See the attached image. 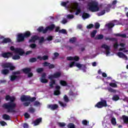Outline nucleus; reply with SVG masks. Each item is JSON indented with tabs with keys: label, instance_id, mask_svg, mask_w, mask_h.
I'll use <instances>...</instances> for the list:
<instances>
[{
	"label": "nucleus",
	"instance_id": "28",
	"mask_svg": "<svg viewBox=\"0 0 128 128\" xmlns=\"http://www.w3.org/2000/svg\"><path fill=\"white\" fill-rule=\"evenodd\" d=\"M116 36H121V38H128V36H126V34H116Z\"/></svg>",
	"mask_w": 128,
	"mask_h": 128
},
{
	"label": "nucleus",
	"instance_id": "6",
	"mask_svg": "<svg viewBox=\"0 0 128 128\" xmlns=\"http://www.w3.org/2000/svg\"><path fill=\"white\" fill-rule=\"evenodd\" d=\"M60 76V72H57L54 73V75H50L48 76L49 80H50V88H54V84H56V82L54 78H58Z\"/></svg>",
	"mask_w": 128,
	"mask_h": 128
},
{
	"label": "nucleus",
	"instance_id": "50",
	"mask_svg": "<svg viewBox=\"0 0 128 128\" xmlns=\"http://www.w3.org/2000/svg\"><path fill=\"white\" fill-rule=\"evenodd\" d=\"M0 124L3 126H6V122H4V121H1V122H0Z\"/></svg>",
	"mask_w": 128,
	"mask_h": 128
},
{
	"label": "nucleus",
	"instance_id": "16",
	"mask_svg": "<svg viewBox=\"0 0 128 128\" xmlns=\"http://www.w3.org/2000/svg\"><path fill=\"white\" fill-rule=\"evenodd\" d=\"M22 71L24 74H28V78H30V76H32V73L30 72V68H26L22 70Z\"/></svg>",
	"mask_w": 128,
	"mask_h": 128
},
{
	"label": "nucleus",
	"instance_id": "20",
	"mask_svg": "<svg viewBox=\"0 0 128 128\" xmlns=\"http://www.w3.org/2000/svg\"><path fill=\"white\" fill-rule=\"evenodd\" d=\"M55 32H60V34H66V30L62 29L61 30H60V27H56Z\"/></svg>",
	"mask_w": 128,
	"mask_h": 128
},
{
	"label": "nucleus",
	"instance_id": "45",
	"mask_svg": "<svg viewBox=\"0 0 128 128\" xmlns=\"http://www.w3.org/2000/svg\"><path fill=\"white\" fill-rule=\"evenodd\" d=\"M30 62H36V58H32L30 60Z\"/></svg>",
	"mask_w": 128,
	"mask_h": 128
},
{
	"label": "nucleus",
	"instance_id": "46",
	"mask_svg": "<svg viewBox=\"0 0 128 128\" xmlns=\"http://www.w3.org/2000/svg\"><path fill=\"white\" fill-rule=\"evenodd\" d=\"M68 128H74V124H70L68 126Z\"/></svg>",
	"mask_w": 128,
	"mask_h": 128
},
{
	"label": "nucleus",
	"instance_id": "21",
	"mask_svg": "<svg viewBox=\"0 0 128 128\" xmlns=\"http://www.w3.org/2000/svg\"><path fill=\"white\" fill-rule=\"evenodd\" d=\"M48 108H50V110H56L58 108V104H51L48 106Z\"/></svg>",
	"mask_w": 128,
	"mask_h": 128
},
{
	"label": "nucleus",
	"instance_id": "59",
	"mask_svg": "<svg viewBox=\"0 0 128 128\" xmlns=\"http://www.w3.org/2000/svg\"><path fill=\"white\" fill-rule=\"evenodd\" d=\"M68 22L66 21V20H62V24H66Z\"/></svg>",
	"mask_w": 128,
	"mask_h": 128
},
{
	"label": "nucleus",
	"instance_id": "9",
	"mask_svg": "<svg viewBox=\"0 0 128 128\" xmlns=\"http://www.w3.org/2000/svg\"><path fill=\"white\" fill-rule=\"evenodd\" d=\"M54 28V24H52L50 26L46 27L45 30H44V27H39L38 28V32H42L43 34H46V32H50V30H52Z\"/></svg>",
	"mask_w": 128,
	"mask_h": 128
},
{
	"label": "nucleus",
	"instance_id": "35",
	"mask_svg": "<svg viewBox=\"0 0 128 128\" xmlns=\"http://www.w3.org/2000/svg\"><path fill=\"white\" fill-rule=\"evenodd\" d=\"M102 38H104V36L99 34L96 36V40H102Z\"/></svg>",
	"mask_w": 128,
	"mask_h": 128
},
{
	"label": "nucleus",
	"instance_id": "5",
	"mask_svg": "<svg viewBox=\"0 0 128 128\" xmlns=\"http://www.w3.org/2000/svg\"><path fill=\"white\" fill-rule=\"evenodd\" d=\"M120 46H121V48H119V52L116 53V55L119 58H124V60H128V57L126 55H124V53L121 52H128V50H126V48H124V46H126V44L124 43H120Z\"/></svg>",
	"mask_w": 128,
	"mask_h": 128
},
{
	"label": "nucleus",
	"instance_id": "25",
	"mask_svg": "<svg viewBox=\"0 0 128 128\" xmlns=\"http://www.w3.org/2000/svg\"><path fill=\"white\" fill-rule=\"evenodd\" d=\"M38 58L40 60H48V56H43V57H42L40 56H38Z\"/></svg>",
	"mask_w": 128,
	"mask_h": 128
},
{
	"label": "nucleus",
	"instance_id": "12",
	"mask_svg": "<svg viewBox=\"0 0 128 128\" xmlns=\"http://www.w3.org/2000/svg\"><path fill=\"white\" fill-rule=\"evenodd\" d=\"M102 48H104L105 50L104 52V53L106 56H110V46H108V45L104 44L102 46Z\"/></svg>",
	"mask_w": 128,
	"mask_h": 128
},
{
	"label": "nucleus",
	"instance_id": "8",
	"mask_svg": "<svg viewBox=\"0 0 128 128\" xmlns=\"http://www.w3.org/2000/svg\"><path fill=\"white\" fill-rule=\"evenodd\" d=\"M30 36V32L28 31L24 34H18L17 35V41L18 42H22L24 40V38H28Z\"/></svg>",
	"mask_w": 128,
	"mask_h": 128
},
{
	"label": "nucleus",
	"instance_id": "49",
	"mask_svg": "<svg viewBox=\"0 0 128 128\" xmlns=\"http://www.w3.org/2000/svg\"><path fill=\"white\" fill-rule=\"evenodd\" d=\"M114 48H115V50H116L118 48V42H116V43H115L114 44Z\"/></svg>",
	"mask_w": 128,
	"mask_h": 128
},
{
	"label": "nucleus",
	"instance_id": "54",
	"mask_svg": "<svg viewBox=\"0 0 128 128\" xmlns=\"http://www.w3.org/2000/svg\"><path fill=\"white\" fill-rule=\"evenodd\" d=\"M94 28L93 24H90L88 26H87V28Z\"/></svg>",
	"mask_w": 128,
	"mask_h": 128
},
{
	"label": "nucleus",
	"instance_id": "1",
	"mask_svg": "<svg viewBox=\"0 0 128 128\" xmlns=\"http://www.w3.org/2000/svg\"><path fill=\"white\" fill-rule=\"evenodd\" d=\"M87 8L90 12H100L97 14L99 16H104L106 14V10L107 12H110V8H104V6L98 5V3L96 0H90L88 2L87 6Z\"/></svg>",
	"mask_w": 128,
	"mask_h": 128
},
{
	"label": "nucleus",
	"instance_id": "3",
	"mask_svg": "<svg viewBox=\"0 0 128 128\" xmlns=\"http://www.w3.org/2000/svg\"><path fill=\"white\" fill-rule=\"evenodd\" d=\"M6 100H10L11 102L4 104L3 106L4 108H6L8 112H14V108H16V104L12 102L16 100V98L14 96L10 97V96L7 95L6 97Z\"/></svg>",
	"mask_w": 128,
	"mask_h": 128
},
{
	"label": "nucleus",
	"instance_id": "64",
	"mask_svg": "<svg viewBox=\"0 0 128 128\" xmlns=\"http://www.w3.org/2000/svg\"><path fill=\"white\" fill-rule=\"evenodd\" d=\"M102 76H104V78H106L107 76H106V74L104 72L102 74Z\"/></svg>",
	"mask_w": 128,
	"mask_h": 128
},
{
	"label": "nucleus",
	"instance_id": "10",
	"mask_svg": "<svg viewBox=\"0 0 128 128\" xmlns=\"http://www.w3.org/2000/svg\"><path fill=\"white\" fill-rule=\"evenodd\" d=\"M39 40V44H42L44 42V37H38V36H34L32 37L31 39L29 40L30 42H36V40Z\"/></svg>",
	"mask_w": 128,
	"mask_h": 128
},
{
	"label": "nucleus",
	"instance_id": "60",
	"mask_svg": "<svg viewBox=\"0 0 128 128\" xmlns=\"http://www.w3.org/2000/svg\"><path fill=\"white\" fill-rule=\"evenodd\" d=\"M29 112H34V109L30 108V109Z\"/></svg>",
	"mask_w": 128,
	"mask_h": 128
},
{
	"label": "nucleus",
	"instance_id": "43",
	"mask_svg": "<svg viewBox=\"0 0 128 128\" xmlns=\"http://www.w3.org/2000/svg\"><path fill=\"white\" fill-rule=\"evenodd\" d=\"M64 101L66 102H68V96H66V95H65L64 97Z\"/></svg>",
	"mask_w": 128,
	"mask_h": 128
},
{
	"label": "nucleus",
	"instance_id": "30",
	"mask_svg": "<svg viewBox=\"0 0 128 128\" xmlns=\"http://www.w3.org/2000/svg\"><path fill=\"white\" fill-rule=\"evenodd\" d=\"M98 31L96 30H94L91 32V38H94L96 34Z\"/></svg>",
	"mask_w": 128,
	"mask_h": 128
},
{
	"label": "nucleus",
	"instance_id": "17",
	"mask_svg": "<svg viewBox=\"0 0 128 128\" xmlns=\"http://www.w3.org/2000/svg\"><path fill=\"white\" fill-rule=\"evenodd\" d=\"M46 73H44L42 74V78L40 79L41 82H42L43 84H46V82H48V80L46 78Z\"/></svg>",
	"mask_w": 128,
	"mask_h": 128
},
{
	"label": "nucleus",
	"instance_id": "55",
	"mask_svg": "<svg viewBox=\"0 0 128 128\" xmlns=\"http://www.w3.org/2000/svg\"><path fill=\"white\" fill-rule=\"evenodd\" d=\"M24 116L26 118H30V114L28 113H26Z\"/></svg>",
	"mask_w": 128,
	"mask_h": 128
},
{
	"label": "nucleus",
	"instance_id": "63",
	"mask_svg": "<svg viewBox=\"0 0 128 128\" xmlns=\"http://www.w3.org/2000/svg\"><path fill=\"white\" fill-rule=\"evenodd\" d=\"M116 2H116V0L113 1L112 2V6H114V4H116Z\"/></svg>",
	"mask_w": 128,
	"mask_h": 128
},
{
	"label": "nucleus",
	"instance_id": "7",
	"mask_svg": "<svg viewBox=\"0 0 128 128\" xmlns=\"http://www.w3.org/2000/svg\"><path fill=\"white\" fill-rule=\"evenodd\" d=\"M74 66H76V68H78L80 70H82L84 72H86V66L84 64L74 62H71L69 64V67L74 68Z\"/></svg>",
	"mask_w": 128,
	"mask_h": 128
},
{
	"label": "nucleus",
	"instance_id": "4",
	"mask_svg": "<svg viewBox=\"0 0 128 128\" xmlns=\"http://www.w3.org/2000/svg\"><path fill=\"white\" fill-rule=\"evenodd\" d=\"M10 50L14 54L12 57V60H20V56H24V51L22 48H14V46H12L10 47Z\"/></svg>",
	"mask_w": 128,
	"mask_h": 128
},
{
	"label": "nucleus",
	"instance_id": "13",
	"mask_svg": "<svg viewBox=\"0 0 128 128\" xmlns=\"http://www.w3.org/2000/svg\"><path fill=\"white\" fill-rule=\"evenodd\" d=\"M95 106L98 107V108H102L103 106H108V104H106V101L102 100L100 102H98Z\"/></svg>",
	"mask_w": 128,
	"mask_h": 128
},
{
	"label": "nucleus",
	"instance_id": "32",
	"mask_svg": "<svg viewBox=\"0 0 128 128\" xmlns=\"http://www.w3.org/2000/svg\"><path fill=\"white\" fill-rule=\"evenodd\" d=\"M111 122L112 124L114 126H116V118H113L111 120Z\"/></svg>",
	"mask_w": 128,
	"mask_h": 128
},
{
	"label": "nucleus",
	"instance_id": "58",
	"mask_svg": "<svg viewBox=\"0 0 128 128\" xmlns=\"http://www.w3.org/2000/svg\"><path fill=\"white\" fill-rule=\"evenodd\" d=\"M24 128H28V125L26 124H24L23 126Z\"/></svg>",
	"mask_w": 128,
	"mask_h": 128
},
{
	"label": "nucleus",
	"instance_id": "24",
	"mask_svg": "<svg viewBox=\"0 0 128 128\" xmlns=\"http://www.w3.org/2000/svg\"><path fill=\"white\" fill-rule=\"evenodd\" d=\"M122 119L124 124H128V116H122Z\"/></svg>",
	"mask_w": 128,
	"mask_h": 128
},
{
	"label": "nucleus",
	"instance_id": "23",
	"mask_svg": "<svg viewBox=\"0 0 128 128\" xmlns=\"http://www.w3.org/2000/svg\"><path fill=\"white\" fill-rule=\"evenodd\" d=\"M42 122V118H39L33 122L34 126H38L40 122Z\"/></svg>",
	"mask_w": 128,
	"mask_h": 128
},
{
	"label": "nucleus",
	"instance_id": "62",
	"mask_svg": "<svg viewBox=\"0 0 128 128\" xmlns=\"http://www.w3.org/2000/svg\"><path fill=\"white\" fill-rule=\"evenodd\" d=\"M32 52L30 51V50H29V51H28L26 52V54L28 55V54H32Z\"/></svg>",
	"mask_w": 128,
	"mask_h": 128
},
{
	"label": "nucleus",
	"instance_id": "53",
	"mask_svg": "<svg viewBox=\"0 0 128 128\" xmlns=\"http://www.w3.org/2000/svg\"><path fill=\"white\" fill-rule=\"evenodd\" d=\"M48 68H54V65L50 64Z\"/></svg>",
	"mask_w": 128,
	"mask_h": 128
},
{
	"label": "nucleus",
	"instance_id": "11",
	"mask_svg": "<svg viewBox=\"0 0 128 128\" xmlns=\"http://www.w3.org/2000/svg\"><path fill=\"white\" fill-rule=\"evenodd\" d=\"M20 100L22 102H28L25 103H24V106H28L30 104V96H22L20 98Z\"/></svg>",
	"mask_w": 128,
	"mask_h": 128
},
{
	"label": "nucleus",
	"instance_id": "19",
	"mask_svg": "<svg viewBox=\"0 0 128 128\" xmlns=\"http://www.w3.org/2000/svg\"><path fill=\"white\" fill-rule=\"evenodd\" d=\"M13 54L12 52H4L2 54V56L5 58H10L12 56Z\"/></svg>",
	"mask_w": 128,
	"mask_h": 128
},
{
	"label": "nucleus",
	"instance_id": "2",
	"mask_svg": "<svg viewBox=\"0 0 128 128\" xmlns=\"http://www.w3.org/2000/svg\"><path fill=\"white\" fill-rule=\"evenodd\" d=\"M68 4V1L66 2H62L61 3V6H65L68 10L70 12H76L75 14L76 16H78V14H80L82 12L80 8L78 6V4L76 2Z\"/></svg>",
	"mask_w": 128,
	"mask_h": 128
},
{
	"label": "nucleus",
	"instance_id": "41",
	"mask_svg": "<svg viewBox=\"0 0 128 128\" xmlns=\"http://www.w3.org/2000/svg\"><path fill=\"white\" fill-rule=\"evenodd\" d=\"M74 18V16L72 14H68L67 16V18H69L70 20H72V18Z\"/></svg>",
	"mask_w": 128,
	"mask_h": 128
},
{
	"label": "nucleus",
	"instance_id": "31",
	"mask_svg": "<svg viewBox=\"0 0 128 128\" xmlns=\"http://www.w3.org/2000/svg\"><path fill=\"white\" fill-rule=\"evenodd\" d=\"M34 106H42V103L36 101L34 102Z\"/></svg>",
	"mask_w": 128,
	"mask_h": 128
},
{
	"label": "nucleus",
	"instance_id": "15",
	"mask_svg": "<svg viewBox=\"0 0 128 128\" xmlns=\"http://www.w3.org/2000/svg\"><path fill=\"white\" fill-rule=\"evenodd\" d=\"M2 67L4 68H10V70H14V66H12V64L11 63H6L4 64H3Z\"/></svg>",
	"mask_w": 128,
	"mask_h": 128
},
{
	"label": "nucleus",
	"instance_id": "57",
	"mask_svg": "<svg viewBox=\"0 0 128 128\" xmlns=\"http://www.w3.org/2000/svg\"><path fill=\"white\" fill-rule=\"evenodd\" d=\"M30 48H36V44H32L31 45H30Z\"/></svg>",
	"mask_w": 128,
	"mask_h": 128
},
{
	"label": "nucleus",
	"instance_id": "29",
	"mask_svg": "<svg viewBox=\"0 0 128 128\" xmlns=\"http://www.w3.org/2000/svg\"><path fill=\"white\" fill-rule=\"evenodd\" d=\"M12 42V40H10V39L8 38H4L2 42L3 44H6V42Z\"/></svg>",
	"mask_w": 128,
	"mask_h": 128
},
{
	"label": "nucleus",
	"instance_id": "36",
	"mask_svg": "<svg viewBox=\"0 0 128 128\" xmlns=\"http://www.w3.org/2000/svg\"><path fill=\"white\" fill-rule=\"evenodd\" d=\"M8 73V70L7 69L3 70H2V74H6Z\"/></svg>",
	"mask_w": 128,
	"mask_h": 128
},
{
	"label": "nucleus",
	"instance_id": "52",
	"mask_svg": "<svg viewBox=\"0 0 128 128\" xmlns=\"http://www.w3.org/2000/svg\"><path fill=\"white\" fill-rule=\"evenodd\" d=\"M82 124H84L85 126H87L88 125V121H86V120H84L82 122Z\"/></svg>",
	"mask_w": 128,
	"mask_h": 128
},
{
	"label": "nucleus",
	"instance_id": "44",
	"mask_svg": "<svg viewBox=\"0 0 128 128\" xmlns=\"http://www.w3.org/2000/svg\"><path fill=\"white\" fill-rule=\"evenodd\" d=\"M100 23L96 22L95 24H94L95 28H100Z\"/></svg>",
	"mask_w": 128,
	"mask_h": 128
},
{
	"label": "nucleus",
	"instance_id": "18",
	"mask_svg": "<svg viewBox=\"0 0 128 128\" xmlns=\"http://www.w3.org/2000/svg\"><path fill=\"white\" fill-rule=\"evenodd\" d=\"M68 60H75V62H78L80 58L78 56H75L74 57L68 56L67 57Z\"/></svg>",
	"mask_w": 128,
	"mask_h": 128
},
{
	"label": "nucleus",
	"instance_id": "33",
	"mask_svg": "<svg viewBox=\"0 0 128 128\" xmlns=\"http://www.w3.org/2000/svg\"><path fill=\"white\" fill-rule=\"evenodd\" d=\"M60 84L63 86H66V82L64 80H61L60 81Z\"/></svg>",
	"mask_w": 128,
	"mask_h": 128
},
{
	"label": "nucleus",
	"instance_id": "51",
	"mask_svg": "<svg viewBox=\"0 0 128 128\" xmlns=\"http://www.w3.org/2000/svg\"><path fill=\"white\" fill-rule=\"evenodd\" d=\"M43 70H44V69L42 68H39L36 70L37 72H42Z\"/></svg>",
	"mask_w": 128,
	"mask_h": 128
},
{
	"label": "nucleus",
	"instance_id": "61",
	"mask_svg": "<svg viewBox=\"0 0 128 128\" xmlns=\"http://www.w3.org/2000/svg\"><path fill=\"white\" fill-rule=\"evenodd\" d=\"M108 91L111 92H115L114 90L112 89L111 88L108 89Z\"/></svg>",
	"mask_w": 128,
	"mask_h": 128
},
{
	"label": "nucleus",
	"instance_id": "40",
	"mask_svg": "<svg viewBox=\"0 0 128 128\" xmlns=\"http://www.w3.org/2000/svg\"><path fill=\"white\" fill-rule=\"evenodd\" d=\"M18 76H12L10 78V80L12 81L14 80H16Z\"/></svg>",
	"mask_w": 128,
	"mask_h": 128
},
{
	"label": "nucleus",
	"instance_id": "37",
	"mask_svg": "<svg viewBox=\"0 0 128 128\" xmlns=\"http://www.w3.org/2000/svg\"><path fill=\"white\" fill-rule=\"evenodd\" d=\"M76 38H72L70 40V42L72 44H74V42H76Z\"/></svg>",
	"mask_w": 128,
	"mask_h": 128
},
{
	"label": "nucleus",
	"instance_id": "27",
	"mask_svg": "<svg viewBox=\"0 0 128 128\" xmlns=\"http://www.w3.org/2000/svg\"><path fill=\"white\" fill-rule=\"evenodd\" d=\"M2 118L4 120H10V116L5 114L2 116Z\"/></svg>",
	"mask_w": 128,
	"mask_h": 128
},
{
	"label": "nucleus",
	"instance_id": "48",
	"mask_svg": "<svg viewBox=\"0 0 128 128\" xmlns=\"http://www.w3.org/2000/svg\"><path fill=\"white\" fill-rule=\"evenodd\" d=\"M50 66V63L48 62H45L43 64V66Z\"/></svg>",
	"mask_w": 128,
	"mask_h": 128
},
{
	"label": "nucleus",
	"instance_id": "34",
	"mask_svg": "<svg viewBox=\"0 0 128 128\" xmlns=\"http://www.w3.org/2000/svg\"><path fill=\"white\" fill-rule=\"evenodd\" d=\"M112 100H116V101L118 100H120V97H118V95H115L113 96Z\"/></svg>",
	"mask_w": 128,
	"mask_h": 128
},
{
	"label": "nucleus",
	"instance_id": "22",
	"mask_svg": "<svg viewBox=\"0 0 128 128\" xmlns=\"http://www.w3.org/2000/svg\"><path fill=\"white\" fill-rule=\"evenodd\" d=\"M60 88V86H56V89L57 90L54 92V94H55V96H58V94H60V90H58Z\"/></svg>",
	"mask_w": 128,
	"mask_h": 128
},
{
	"label": "nucleus",
	"instance_id": "56",
	"mask_svg": "<svg viewBox=\"0 0 128 128\" xmlns=\"http://www.w3.org/2000/svg\"><path fill=\"white\" fill-rule=\"evenodd\" d=\"M54 58H53V60H54V58H56L57 56H58V52H55L54 54Z\"/></svg>",
	"mask_w": 128,
	"mask_h": 128
},
{
	"label": "nucleus",
	"instance_id": "42",
	"mask_svg": "<svg viewBox=\"0 0 128 128\" xmlns=\"http://www.w3.org/2000/svg\"><path fill=\"white\" fill-rule=\"evenodd\" d=\"M110 86L112 88H116L118 86L115 83H110Z\"/></svg>",
	"mask_w": 128,
	"mask_h": 128
},
{
	"label": "nucleus",
	"instance_id": "39",
	"mask_svg": "<svg viewBox=\"0 0 128 128\" xmlns=\"http://www.w3.org/2000/svg\"><path fill=\"white\" fill-rule=\"evenodd\" d=\"M59 104H60V106H63V108H64V106H66V104L60 101H59Z\"/></svg>",
	"mask_w": 128,
	"mask_h": 128
},
{
	"label": "nucleus",
	"instance_id": "38",
	"mask_svg": "<svg viewBox=\"0 0 128 128\" xmlns=\"http://www.w3.org/2000/svg\"><path fill=\"white\" fill-rule=\"evenodd\" d=\"M58 126H60L61 128H64V126H66V124L64 122H58Z\"/></svg>",
	"mask_w": 128,
	"mask_h": 128
},
{
	"label": "nucleus",
	"instance_id": "47",
	"mask_svg": "<svg viewBox=\"0 0 128 128\" xmlns=\"http://www.w3.org/2000/svg\"><path fill=\"white\" fill-rule=\"evenodd\" d=\"M52 40V36H49L47 38L46 40H48V42H50Z\"/></svg>",
	"mask_w": 128,
	"mask_h": 128
},
{
	"label": "nucleus",
	"instance_id": "14",
	"mask_svg": "<svg viewBox=\"0 0 128 128\" xmlns=\"http://www.w3.org/2000/svg\"><path fill=\"white\" fill-rule=\"evenodd\" d=\"M114 24H118V22L114 20L113 22L106 24V26L108 28H112L114 26Z\"/></svg>",
	"mask_w": 128,
	"mask_h": 128
},
{
	"label": "nucleus",
	"instance_id": "26",
	"mask_svg": "<svg viewBox=\"0 0 128 128\" xmlns=\"http://www.w3.org/2000/svg\"><path fill=\"white\" fill-rule=\"evenodd\" d=\"M90 16L88 14V13H84L82 16L83 20H86V18H88Z\"/></svg>",
	"mask_w": 128,
	"mask_h": 128
}]
</instances>
